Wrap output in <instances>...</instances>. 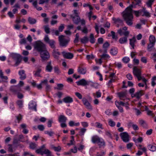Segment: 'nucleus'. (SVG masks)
I'll return each instance as SVG.
<instances>
[{
    "instance_id": "obj_1",
    "label": "nucleus",
    "mask_w": 156,
    "mask_h": 156,
    "mask_svg": "<svg viewBox=\"0 0 156 156\" xmlns=\"http://www.w3.org/2000/svg\"><path fill=\"white\" fill-rule=\"evenodd\" d=\"M133 2L129 6L127 7L123 12L122 16L127 24L131 26L133 24V16L132 14V8L133 6Z\"/></svg>"
},
{
    "instance_id": "obj_2",
    "label": "nucleus",
    "mask_w": 156,
    "mask_h": 156,
    "mask_svg": "<svg viewBox=\"0 0 156 156\" xmlns=\"http://www.w3.org/2000/svg\"><path fill=\"white\" fill-rule=\"evenodd\" d=\"M34 47L35 50L40 53L46 49L45 44L40 41L35 42Z\"/></svg>"
},
{
    "instance_id": "obj_3",
    "label": "nucleus",
    "mask_w": 156,
    "mask_h": 156,
    "mask_svg": "<svg viewBox=\"0 0 156 156\" xmlns=\"http://www.w3.org/2000/svg\"><path fill=\"white\" fill-rule=\"evenodd\" d=\"M58 41L60 46L65 47L70 41L69 38H66L65 36L61 35L58 37Z\"/></svg>"
},
{
    "instance_id": "obj_4",
    "label": "nucleus",
    "mask_w": 156,
    "mask_h": 156,
    "mask_svg": "<svg viewBox=\"0 0 156 156\" xmlns=\"http://www.w3.org/2000/svg\"><path fill=\"white\" fill-rule=\"evenodd\" d=\"M133 73L134 75L137 77L138 81L141 80V71L140 69H138L137 67H134L133 68Z\"/></svg>"
},
{
    "instance_id": "obj_5",
    "label": "nucleus",
    "mask_w": 156,
    "mask_h": 156,
    "mask_svg": "<svg viewBox=\"0 0 156 156\" xmlns=\"http://www.w3.org/2000/svg\"><path fill=\"white\" fill-rule=\"evenodd\" d=\"M44 40L46 43L49 44L51 48L53 49H55V41L53 40H50L48 35H46L45 36Z\"/></svg>"
},
{
    "instance_id": "obj_6",
    "label": "nucleus",
    "mask_w": 156,
    "mask_h": 156,
    "mask_svg": "<svg viewBox=\"0 0 156 156\" xmlns=\"http://www.w3.org/2000/svg\"><path fill=\"white\" fill-rule=\"evenodd\" d=\"M40 54L41 57L43 60H47L50 58L49 53L46 49L41 51Z\"/></svg>"
},
{
    "instance_id": "obj_7",
    "label": "nucleus",
    "mask_w": 156,
    "mask_h": 156,
    "mask_svg": "<svg viewBox=\"0 0 156 156\" xmlns=\"http://www.w3.org/2000/svg\"><path fill=\"white\" fill-rule=\"evenodd\" d=\"M10 90L14 94H16L20 92L21 90V89L19 86H13L11 87Z\"/></svg>"
},
{
    "instance_id": "obj_8",
    "label": "nucleus",
    "mask_w": 156,
    "mask_h": 156,
    "mask_svg": "<svg viewBox=\"0 0 156 156\" xmlns=\"http://www.w3.org/2000/svg\"><path fill=\"white\" fill-rule=\"evenodd\" d=\"M120 136L124 142H127L129 141V136L126 132H123L121 133Z\"/></svg>"
},
{
    "instance_id": "obj_9",
    "label": "nucleus",
    "mask_w": 156,
    "mask_h": 156,
    "mask_svg": "<svg viewBox=\"0 0 156 156\" xmlns=\"http://www.w3.org/2000/svg\"><path fill=\"white\" fill-rule=\"evenodd\" d=\"M110 44L108 42H105L103 45V49H101L99 51L101 53H107L108 48L109 47Z\"/></svg>"
},
{
    "instance_id": "obj_10",
    "label": "nucleus",
    "mask_w": 156,
    "mask_h": 156,
    "mask_svg": "<svg viewBox=\"0 0 156 156\" xmlns=\"http://www.w3.org/2000/svg\"><path fill=\"white\" fill-rule=\"evenodd\" d=\"M83 102L86 107V108L90 110H92V108L90 104L86 98H84L82 100Z\"/></svg>"
},
{
    "instance_id": "obj_11",
    "label": "nucleus",
    "mask_w": 156,
    "mask_h": 156,
    "mask_svg": "<svg viewBox=\"0 0 156 156\" xmlns=\"http://www.w3.org/2000/svg\"><path fill=\"white\" fill-rule=\"evenodd\" d=\"M70 16L72 19L74 23L78 24L80 22V18L78 16H73V15H70Z\"/></svg>"
},
{
    "instance_id": "obj_12",
    "label": "nucleus",
    "mask_w": 156,
    "mask_h": 156,
    "mask_svg": "<svg viewBox=\"0 0 156 156\" xmlns=\"http://www.w3.org/2000/svg\"><path fill=\"white\" fill-rule=\"evenodd\" d=\"M118 95L120 100H124L127 98V92L126 91L118 93Z\"/></svg>"
},
{
    "instance_id": "obj_13",
    "label": "nucleus",
    "mask_w": 156,
    "mask_h": 156,
    "mask_svg": "<svg viewBox=\"0 0 156 156\" xmlns=\"http://www.w3.org/2000/svg\"><path fill=\"white\" fill-rule=\"evenodd\" d=\"M18 74L20 76V80H24L26 78V75L25 73V71L24 70H20L19 71Z\"/></svg>"
},
{
    "instance_id": "obj_14",
    "label": "nucleus",
    "mask_w": 156,
    "mask_h": 156,
    "mask_svg": "<svg viewBox=\"0 0 156 156\" xmlns=\"http://www.w3.org/2000/svg\"><path fill=\"white\" fill-rule=\"evenodd\" d=\"M78 72L80 74H84L87 72L86 69L82 67V65H80L78 68Z\"/></svg>"
},
{
    "instance_id": "obj_15",
    "label": "nucleus",
    "mask_w": 156,
    "mask_h": 156,
    "mask_svg": "<svg viewBox=\"0 0 156 156\" xmlns=\"http://www.w3.org/2000/svg\"><path fill=\"white\" fill-rule=\"evenodd\" d=\"M62 54L64 58L71 59L73 57V54L70 52H62Z\"/></svg>"
},
{
    "instance_id": "obj_16",
    "label": "nucleus",
    "mask_w": 156,
    "mask_h": 156,
    "mask_svg": "<svg viewBox=\"0 0 156 156\" xmlns=\"http://www.w3.org/2000/svg\"><path fill=\"white\" fill-rule=\"evenodd\" d=\"M76 83L78 86H85L89 85L87 81L84 79H82L79 81L76 82Z\"/></svg>"
},
{
    "instance_id": "obj_17",
    "label": "nucleus",
    "mask_w": 156,
    "mask_h": 156,
    "mask_svg": "<svg viewBox=\"0 0 156 156\" xmlns=\"http://www.w3.org/2000/svg\"><path fill=\"white\" fill-rule=\"evenodd\" d=\"M117 32L120 36L123 35L125 36V37H127V38L129 34V31H123L121 29L118 30Z\"/></svg>"
},
{
    "instance_id": "obj_18",
    "label": "nucleus",
    "mask_w": 156,
    "mask_h": 156,
    "mask_svg": "<svg viewBox=\"0 0 156 156\" xmlns=\"http://www.w3.org/2000/svg\"><path fill=\"white\" fill-rule=\"evenodd\" d=\"M52 69L53 67L51 65V62L50 61L48 62L45 68L46 71L48 72H51Z\"/></svg>"
},
{
    "instance_id": "obj_19",
    "label": "nucleus",
    "mask_w": 156,
    "mask_h": 156,
    "mask_svg": "<svg viewBox=\"0 0 156 156\" xmlns=\"http://www.w3.org/2000/svg\"><path fill=\"white\" fill-rule=\"evenodd\" d=\"M63 101L66 103H71L73 101V98L69 96L64 98L63 99Z\"/></svg>"
},
{
    "instance_id": "obj_20",
    "label": "nucleus",
    "mask_w": 156,
    "mask_h": 156,
    "mask_svg": "<svg viewBox=\"0 0 156 156\" xmlns=\"http://www.w3.org/2000/svg\"><path fill=\"white\" fill-rule=\"evenodd\" d=\"M99 147H104L105 146V143L104 140L101 138H100L98 141L97 142Z\"/></svg>"
},
{
    "instance_id": "obj_21",
    "label": "nucleus",
    "mask_w": 156,
    "mask_h": 156,
    "mask_svg": "<svg viewBox=\"0 0 156 156\" xmlns=\"http://www.w3.org/2000/svg\"><path fill=\"white\" fill-rule=\"evenodd\" d=\"M29 106L30 109L36 111V105L34 102L32 101L30 102L29 104Z\"/></svg>"
},
{
    "instance_id": "obj_22",
    "label": "nucleus",
    "mask_w": 156,
    "mask_h": 156,
    "mask_svg": "<svg viewBox=\"0 0 156 156\" xmlns=\"http://www.w3.org/2000/svg\"><path fill=\"white\" fill-rule=\"evenodd\" d=\"M60 55L59 52L58 51V50L54 49L52 52V55L53 56L56 58H58L59 56Z\"/></svg>"
},
{
    "instance_id": "obj_23",
    "label": "nucleus",
    "mask_w": 156,
    "mask_h": 156,
    "mask_svg": "<svg viewBox=\"0 0 156 156\" xmlns=\"http://www.w3.org/2000/svg\"><path fill=\"white\" fill-rule=\"evenodd\" d=\"M100 137L97 135H94L93 136L91 137V141L94 143L96 144L98 141Z\"/></svg>"
},
{
    "instance_id": "obj_24",
    "label": "nucleus",
    "mask_w": 156,
    "mask_h": 156,
    "mask_svg": "<svg viewBox=\"0 0 156 156\" xmlns=\"http://www.w3.org/2000/svg\"><path fill=\"white\" fill-rule=\"evenodd\" d=\"M67 119L64 115H60L58 118V121L60 122H66Z\"/></svg>"
},
{
    "instance_id": "obj_25",
    "label": "nucleus",
    "mask_w": 156,
    "mask_h": 156,
    "mask_svg": "<svg viewBox=\"0 0 156 156\" xmlns=\"http://www.w3.org/2000/svg\"><path fill=\"white\" fill-rule=\"evenodd\" d=\"M144 94L143 90H140L138 92H136L134 94V96L137 98L139 99L140 97Z\"/></svg>"
},
{
    "instance_id": "obj_26",
    "label": "nucleus",
    "mask_w": 156,
    "mask_h": 156,
    "mask_svg": "<svg viewBox=\"0 0 156 156\" xmlns=\"http://www.w3.org/2000/svg\"><path fill=\"white\" fill-rule=\"evenodd\" d=\"M136 39L135 37H133L132 39H129V44L133 48H134L135 43Z\"/></svg>"
},
{
    "instance_id": "obj_27",
    "label": "nucleus",
    "mask_w": 156,
    "mask_h": 156,
    "mask_svg": "<svg viewBox=\"0 0 156 156\" xmlns=\"http://www.w3.org/2000/svg\"><path fill=\"white\" fill-rule=\"evenodd\" d=\"M45 148V145L44 144L41 147L36 151V152L37 154H41V153H43V150Z\"/></svg>"
},
{
    "instance_id": "obj_28",
    "label": "nucleus",
    "mask_w": 156,
    "mask_h": 156,
    "mask_svg": "<svg viewBox=\"0 0 156 156\" xmlns=\"http://www.w3.org/2000/svg\"><path fill=\"white\" fill-rule=\"evenodd\" d=\"M41 71V69H38L36 71H34L33 73L34 75L36 77H41L40 73Z\"/></svg>"
},
{
    "instance_id": "obj_29",
    "label": "nucleus",
    "mask_w": 156,
    "mask_h": 156,
    "mask_svg": "<svg viewBox=\"0 0 156 156\" xmlns=\"http://www.w3.org/2000/svg\"><path fill=\"white\" fill-rule=\"evenodd\" d=\"M110 53L113 55H115L118 53V49L116 48H112L110 50Z\"/></svg>"
},
{
    "instance_id": "obj_30",
    "label": "nucleus",
    "mask_w": 156,
    "mask_h": 156,
    "mask_svg": "<svg viewBox=\"0 0 156 156\" xmlns=\"http://www.w3.org/2000/svg\"><path fill=\"white\" fill-rule=\"evenodd\" d=\"M90 42L92 44L95 43V39L94 38V35L93 34H90L89 36Z\"/></svg>"
},
{
    "instance_id": "obj_31",
    "label": "nucleus",
    "mask_w": 156,
    "mask_h": 156,
    "mask_svg": "<svg viewBox=\"0 0 156 156\" xmlns=\"http://www.w3.org/2000/svg\"><path fill=\"white\" fill-rule=\"evenodd\" d=\"M23 101L21 100H18L16 102L17 105L20 109L22 108L23 107Z\"/></svg>"
},
{
    "instance_id": "obj_32",
    "label": "nucleus",
    "mask_w": 156,
    "mask_h": 156,
    "mask_svg": "<svg viewBox=\"0 0 156 156\" xmlns=\"http://www.w3.org/2000/svg\"><path fill=\"white\" fill-rule=\"evenodd\" d=\"M127 37H124L120 38L119 40V42L121 44H123L127 42Z\"/></svg>"
},
{
    "instance_id": "obj_33",
    "label": "nucleus",
    "mask_w": 156,
    "mask_h": 156,
    "mask_svg": "<svg viewBox=\"0 0 156 156\" xmlns=\"http://www.w3.org/2000/svg\"><path fill=\"white\" fill-rule=\"evenodd\" d=\"M142 10L143 12H144V14L142 15V16H145L147 17H150V14L146 10L145 8H143Z\"/></svg>"
},
{
    "instance_id": "obj_34",
    "label": "nucleus",
    "mask_w": 156,
    "mask_h": 156,
    "mask_svg": "<svg viewBox=\"0 0 156 156\" xmlns=\"http://www.w3.org/2000/svg\"><path fill=\"white\" fill-rule=\"evenodd\" d=\"M148 149L152 151H156V147L152 144H149L147 146Z\"/></svg>"
},
{
    "instance_id": "obj_35",
    "label": "nucleus",
    "mask_w": 156,
    "mask_h": 156,
    "mask_svg": "<svg viewBox=\"0 0 156 156\" xmlns=\"http://www.w3.org/2000/svg\"><path fill=\"white\" fill-rule=\"evenodd\" d=\"M28 21L29 23L31 24H35L36 22V20L31 17H29L28 18Z\"/></svg>"
},
{
    "instance_id": "obj_36",
    "label": "nucleus",
    "mask_w": 156,
    "mask_h": 156,
    "mask_svg": "<svg viewBox=\"0 0 156 156\" xmlns=\"http://www.w3.org/2000/svg\"><path fill=\"white\" fill-rule=\"evenodd\" d=\"M155 44L150 43L148 44L147 46V49L149 51H152V48L154 46Z\"/></svg>"
},
{
    "instance_id": "obj_37",
    "label": "nucleus",
    "mask_w": 156,
    "mask_h": 156,
    "mask_svg": "<svg viewBox=\"0 0 156 156\" xmlns=\"http://www.w3.org/2000/svg\"><path fill=\"white\" fill-rule=\"evenodd\" d=\"M133 12L134 13L135 16L138 17L139 15H141V13L143 12V11L142 10H139L138 11H133Z\"/></svg>"
},
{
    "instance_id": "obj_38",
    "label": "nucleus",
    "mask_w": 156,
    "mask_h": 156,
    "mask_svg": "<svg viewBox=\"0 0 156 156\" xmlns=\"http://www.w3.org/2000/svg\"><path fill=\"white\" fill-rule=\"evenodd\" d=\"M87 129H86L82 128L80 129V131L79 132V135L80 136H83L85 133Z\"/></svg>"
},
{
    "instance_id": "obj_39",
    "label": "nucleus",
    "mask_w": 156,
    "mask_h": 156,
    "mask_svg": "<svg viewBox=\"0 0 156 156\" xmlns=\"http://www.w3.org/2000/svg\"><path fill=\"white\" fill-rule=\"evenodd\" d=\"M113 20L116 23H118L121 25H122L123 24V21L119 18L113 19Z\"/></svg>"
},
{
    "instance_id": "obj_40",
    "label": "nucleus",
    "mask_w": 156,
    "mask_h": 156,
    "mask_svg": "<svg viewBox=\"0 0 156 156\" xmlns=\"http://www.w3.org/2000/svg\"><path fill=\"white\" fill-rule=\"evenodd\" d=\"M89 41L88 38L86 36H84L83 38L80 39V41L82 43L85 44L88 42Z\"/></svg>"
},
{
    "instance_id": "obj_41",
    "label": "nucleus",
    "mask_w": 156,
    "mask_h": 156,
    "mask_svg": "<svg viewBox=\"0 0 156 156\" xmlns=\"http://www.w3.org/2000/svg\"><path fill=\"white\" fill-rule=\"evenodd\" d=\"M20 56V55L19 54L16 53H12L10 54V56L11 57H12L14 60H15L17 58Z\"/></svg>"
},
{
    "instance_id": "obj_42",
    "label": "nucleus",
    "mask_w": 156,
    "mask_h": 156,
    "mask_svg": "<svg viewBox=\"0 0 156 156\" xmlns=\"http://www.w3.org/2000/svg\"><path fill=\"white\" fill-rule=\"evenodd\" d=\"M149 41L150 43L155 44L156 41L155 37L153 35H150L149 38Z\"/></svg>"
},
{
    "instance_id": "obj_43",
    "label": "nucleus",
    "mask_w": 156,
    "mask_h": 156,
    "mask_svg": "<svg viewBox=\"0 0 156 156\" xmlns=\"http://www.w3.org/2000/svg\"><path fill=\"white\" fill-rule=\"evenodd\" d=\"M103 54L100 55V57L102 59H107L109 58L110 56L109 55L106 54V53H102Z\"/></svg>"
},
{
    "instance_id": "obj_44",
    "label": "nucleus",
    "mask_w": 156,
    "mask_h": 156,
    "mask_svg": "<svg viewBox=\"0 0 156 156\" xmlns=\"http://www.w3.org/2000/svg\"><path fill=\"white\" fill-rule=\"evenodd\" d=\"M139 122L140 125L144 128H146L147 127V124L144 120H139Z\"/></svg>"
},
{
    "instance_id": "obj_45",
    "label": "nucleus",
    "mask_w": 156,
    "mask_h": 156,
    "mask_svg": "<svg viewBox=\"0 0 156 156\" xmlns=\"http://www.w3.org/2000/svg\"><path fill=\"white\" fill-rule=\"evenodd\" d=\"M111 36L113 39L115 40V41H117L118 37L117 36L115 35V33L113 31H112L111 32Z\"/></svg>"
},
{
    "instance_id": "obj_46",
    "label": "nucleus",
    "mask_w": 156,
    "mask_h": 156,
    "mask_svg": "<svg viewBox=\"0 0 156 156\" xmlns=\"http://www.w3.org/2000/svg\"><path fill=\"white\" fill-rule=\"evenodd\" d=\"M42 153H41V155H43V154L47 155L48 156H50L51 155V151L47 149H45L44 151H43Z\"/></svg>"
},
{
    "instance_id": "obj_47",
    "label": "nucleus",
    "mask_w": 156,
    "mask_h": 156,
    "mask_svg": "<svg viewBox=\"0 0 156 156\" xmlns=\"http://www.w3.org/2000/svg\"><path fill=\"white\" fill-rule=\"evenodd\" d=\"M93 94L95 98L96 97L97 98H99L101 97V93L100 92L99 90L96 92V95H95V94L94 93H93Z\"/></svg>"
},
{
    "instance_id": "obj_48",
    "label": "nucleus",
    "mask_w": 156,
    "mask_h": 156,
    "mask_svg": "<svg viewBox=\"0 0 156 156\" xmlns=\"http://www.w3.org/2000/svg\"><path fill=\"white\" fill-rule=\"evenodd\" d=\"M91 87L96 89H97L99 85V84L97 83H92L90 84Z\"/></svg>"
},
{
    "instance_id": "obj_49",
    "label": "nucleus",
    "mask_w": 156,
    "mask_h": 156,
    "mask_svg": "<svg viewBox=\"0 0 156 156\" xmlns=\"http://www.w3.org/2000/svg\"><path fill=\"white\" fill-rule=\"evenodd\" d=\"M51 148L54 149L55 151H59L61 149V147L59 146L55 147L54 145L51 146Z\"/></svg>"
},
{
    "instance_id": "obj_50",
    "label": "nucleus",
    "mask_w": 156,
    "mask_h": 156,
    "mask_svg": "<svg viewBox=\"0 0 156 156\" xmlns=\"http://www.w3.org/2000/svg\"><path fill=\"white\" fill-rule=\"evenodd\" d=\"M54 69L55 73H57L58 74L60 73L61 72L59 69L58 66H55L54 67Z\"/></svg>"
},
{
    "instance_id": "obj_51",
    "label": "nucleus",
    "mask_w": 156,
    "mask_h": 156,
    "mask_svg": "<svg viewBox=\"0 0 156 156\" xmlns=\"http://www.w3.org/2000/svg\"><path fill=\"white\" fill-rule=\"evenodd\" d=\"M0 77L2 79L7 80L8 79L7 76H4L3 73L1 70H0Z\"/></svg>"
},
{
    "instance_id": "obj_52",
    "label": "nucleus",
    "mask_w": 156,
    "mask_h": 156,
    "mask_svg": "<svg viewBox=\"0 0 156 156\" xmlns=\"http://www.w3.org/2000/svg\"><path fill=\"white\" fill-rule=\"evenodd\" d=\"M154 1V0H148V1L146 3L147 6L148 7H151V6Z\"/></svg>"
},
{
    "instance_id": "obj_53",
    "label": "nucleus",
    "mask_w": 156,
    "mask_h": 156,
    "mask_svg": "<svg viewBox=\"0 0 156 156\" xmlns=\"http://www.w3.org/2000/svg\"><path fill=\"white\" fill-rule=\"evenodd\" d=\"M44 30L45 33L47 34H48L50 33V28H49L48 25L45 26H44Z\"/></svg>"
},
{
    "instance_id": "obj_54",
    "label": "nucleus",
    "mask_w": 156,
    "mask_h": 156,
    "mask_svg": "<svg viewBox=\"0 0 156 156\" xmlns=\"http://www.w3.org/2000/svg\"><path fill=\"white\" fill-rule=\"evenodd\" d=\"M37 147V145L35 143H31L30 144V147L32 149H34Z\"/></svg>"
},
{
    "instance_id": "obj_55",
    "label": "nucleus",
    "mask_w": 156,
    "mask_h": 156,
    "mask_svg": "<svg viewBox=\"0 0 156 156\" xmlns=\"http://www.w3.org/2000/svg\"><path fill=\"white\" fill-rule=\"evenodd\" d=\"M8 151L10 153H12L13 152V149L12 148V145L11 144H8Z\"/></svg>"
},
{
    "instance_id": "obj_56",
    "label": "nucleus",
    "mask_w": 156,
    "mask_h": 156,
    "mask_svg": "<svg viewBox=\"0 0 156 156\" xmlns=\"http://www.w3.org/2000/svg\"><path fill=\"white\" fill-rule=\"evenodd\" d=\"M115 105H121L124 106L125 105V103L122 101H116L115 102Z\"/></svg>"
},
{
    "instance_id": "obj_57",
    "label": "nucleus",
    "mask_w": 156,
    "mask_h": 156,
    "mask_svg": "<svg viewBox=\"0 0 156 156\" xmlns=\"http://www.w3.org/2000/svg\"><path fill=\"white\" fill-rule=\"evenodd\" d=\"M15 60H16V66H18L21 62V56L20 55L19 57L16 59Z\"/></svg>"
},
{
    "instance_id": "obj_58",
    "label": "nucleus",
    "mask_w": 156,
    "mask_h": 156,
    "mask_svg": "<svg viewBox=\"0 0 156 156\" xmlns=\"http://www.w3.org/2000/svg\"><path fill=\"white\" fill-rule=\"evenodd\" d=\"M122 60L124 62L126 63L129 62L130 59L129 58L126 57L122 58Z\"/></svg>"
},
{
    "instance_id": "obj_59",
    "label": "nucleus",
    "mask_w": 156,
    "mask_h": 156,
    "mask_svg": "<svg viewBox=\"0 0 156 156\" xmlns=\"http://www.w3.org/2000/svg\"><path fill=\"white\" fill-rule=\"evenodd\" d=\"M109 125L112 127H113L115 125V122L112 120L110 119L108 122Z\"/></svg>"
},
{
    "instance_id": "obj_60",
    "label": "nucleus",
    "mask_w": 156,
    "mask_h": 156,
    "mask_svg": "<svg viewBox=\"0 0 156 156\" xmlns=\"http://www.w3.org/2000/svg\"><path fill=\"white\" fill-rule=\"evenodd\" d=\"M95 124H96V127L97 128H101L102 129H103L102 127V125L101 123L98 122H97L95 123Z\"/></svg>"
},
{
    "instance_id": "obj_61",
    "label": "nucleus",
    "mask_w": 156,
    "mask_h": 156,
    "mask_svg": "<svg viewBox=\"0 0 156 156\" xmlns=\"http://www.w3.org/2000/svg\"><path fill=\"white\" fill-rule=\"evenodd\" d=\"M115 65L119 69L121 68L122 67V65L121 62L115 63Z\"/></svg>"
},
{
    "instance_id": "obj_62",
    "label": "nucleus",
    "mask_w": 156,
    "mask_h": 156,
    "mask_svg": "<svg viewBox=\"0 0 156 156\" xmlns=\"http://www.w3.org/2000/svg\"><path fill=\"white\" fill-rule=\"evenodd\" d=\"M143 140V138L141 137H139L136 140H134V141L136 143L137 142L141 143Z\"/></svg>"
},
{
    "instance_id": "obj_63",
    "label": "nucleus",
    "mask_w": 156,
    "mask_h": 156,
    "mask_svg": "<svg viewBox=\"0 0 156 156\" xmlns=\"http://www.w3.org/2000/svg\"><path fill=\"white\" fill-rule=\"evenodd\" d=\"M64 28L63 24H61L58 27V30L59 32H62Z\"/></svg>"
},
{
    "instance_id": "obj_64",
    "label": "nucleus",
    "mask_w": 156,
    "mask_h": 156,
    "mask_svg": "<svg viewBox=\"0 0 156 156\" xmlns=\"http://www.w3.org/2000/svg\"><path fill=\"white\" fill-rule=\"evenodd\" d=\"M63 87V85L62 84H57V89L58 90H62Z\"/></svg>"
}]
</instances>
